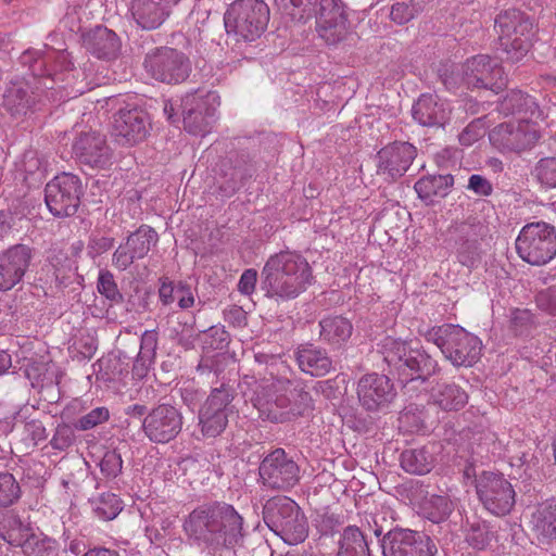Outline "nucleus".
I'll return each mask as SVG.
<instances>
[{
    "mask_svg": "<svg viewBox=\"0 0 556 556\" xmlns=\"http://www.w3.org/2000/svg\"><path fill=\"white\" fill-rule=\"evenodd\" d=\"M21 486L14 476L8 471H0V507H9L21 497Z\"/></svg>",
    "mask_w": 556,
    "mask_h": 556,
    "instance_id": "49530a36",
    "label": "nucleus"
},
{
    "mask_svg": "<svg viewBox=\"0 0 556 556\" xmlns=\"http://www.w3.org/2000/svg\"><path fill=\"white\" fill-rule=\"evenodd\" d=\"M97 517L102 520H113L123 509V503L113 493H103L91 502Z\"/></svg>",
    "mask_w": 556,
    "mask_h": 556,
    "instance_id": "79ce46f5",
    "label": "nucleus"
},
{
    "mask_svg": "<svg viewBox=\"0 0 556 556\" xmlns=\"http://www.w3.org/2000/svg\"><path fill=\"white\" fill-rule=\"evenodd\" d=\"M176 295L180 308H189L194 303V298L190 291V288L185 285H179V287L176 289Z\"/></svg>",
    "mask_w": 556,
    "mask_h": 556,
    "instance_id": "774afa93",
    "label": "nucleus"
},
{
    "mask_svg": "<svg viewBox=\"0 0 556 556\" xmlns=\"http://www.w3.org/2000/svg\"><path fill=\"white\" fill-rule=\"evenodd\" d=\"M467 188L481 197H488L493 192L492 184L485 177L478 174L469 177Z\"/></svg>",
    "mask_w": 556,
    "mask_h": 556,
    "instance_id": "680f3d73",
    "label": "nucleus"
},
{
    "mask_svg": "<svg viewBox=\"0 0 556 556\" xmlns=\"http://www.w3.org/2000/svg\"><path fill=\"white\" fill-rule=\"evenodd\" d=\"M81 194V181L71 173L55 176L45 188L46 204L55 217L74 215L78 210Z\"/></svg>",
    "mask_w": 556,
    "mask_h": 556,
    "instance_id": "f8f14e48",
    "label": "nucleus"
},
{
    "mask_svg": "<svg viewBox=\"0 0 556 556\" xmlns=\"http://www.w3.org/2000/svg\"><path fill=\"white\" fill-rule=\"evenodd\" d=\"M31 249L15 244L0 254V291H9L23 278L29 266Z\"/></svg>",
    "mask_w": 556,
    "mask_h": 556,
    "instance_id": "4be33fe9",
    "label": "nucleus"
},
{
    "mask_svg": "<svg viewBox=\"0 0 556 556\" xmlns=\"http://www.w3.org/2000/svg\"><path fill=\"white\" fill-rule=\"evenodd\" d=\"M415 8L405 2H396L392 5L390 17L399 25L409 22L416 15Z\"/></svg>",
    "mask_w": 556,
    "mask_h": 556,
    "instance_id": "bf43d9fd",
    "label": "nucleus"
},
{
    "mask_svg": "<svg viewBox=\"0 0 556 556\" xmlns=\"http://www.w3.org/2000/svg\"><path fill=\"white\" fill-rule=\"evenodd\" d=\"M431 399L443 410H458L468 402V394L454 382H438L432 388Z\"/></svg>",
    "mask_w": 556,
    "mask_h": 556,
    "instance_id": "7c9ffc66",
    "label": "nucleus"
},
{
    "mask_svg": "<svg viewBox=\"0 0 556 556\" xmlns=\"http://www.w3.org/2000/svg\"><path fill=\"white\" fill-rule=\"evenodd\" d=\"M217 503L201 505L194 508L184 522L186 534L199 543L213 549L214 532L216 531Z\"/></svg>",
    "mask_w": 556,
    "mask_h": 556,
    "instance_id": "b1692460",
    "label": "nucleus"
},
{
    "mask_svg": "<svg viewBox=\"0 0 556 556\" xmlns=\"http://www.w3.org/2000/svg\"><path fill=\"white\" fill-rule=\"evenodd\" d=\"M415 530L394 528L388 531L381 540L383 556H408V549L413 544H420L416 541Z\"/></svg>",
    "mask_w": 556,
    "mask_h": 556,
    "instance_id": "2f4dec72",
    "label": "nucleus"
},
{
    "mask_svg": "<svg viewBox=\"0 0 556 556\" xmlns=\"http://www.w3.org/2000/svg\"><path fill=\"white\" fill-rule=\"evenodd\" d=\"M84 46L88 52L98 59H115L121 49L116 34L104 26H97L84 38Z\"/></svg>",
    "mask_w": 556,
    "mask_h": 556,
    "instance_id": "cd10ccee",
    "label": "nucleus"
},
{
    "mask_svg": "<svg viewBox=\"0 0 556 556\" xmlns=\"http://www.w3.org/2000/svg\"><path fill=\"white\" fill-rule=\"evenodd\" d=\"M217 94L215 92H206L205 94L189 93L182 99V108H191L200 111L206 116L214 117L216 113Z\"/></svg>",
    "mask_w": 556,
    "mask_h": 556,
    "instance_id": "37998d69",
    "label": "nucleus"
},
{
    "mask_svg": "<svg viewBox=\"0 0 556 556\" xmlns=\"http://www.w3.org/2000/svg\"><path fill=\"white\" fill-rule=\"evenodd\" d=\"M263 520L285 543H302L308 534L306 517L290 497L274 496L263 506Z\"/></svg>",
    "mask_w": 556,
    "mask_h": 556,
    "instance_id": "20e7f679",
    "label": "nucleus"
},
{
    "mask_svg": "<svg viewBox=\"0 0 556 556\" xmlns=\"http://www.w3.org/2000/svg\"><path fill=\"white\" fill-rule=\"evenodd\" d=\"M383 361L393 369L402 382L428 380L435 374L438 363L413 341L387 337L381 343Z\"/></svg>",
    "mask_w": 556,
    "mask_h": 556,
    "instance_id": "f03ea898",
    "label": "nucleus"
},
{
    "mask_svg": "<svg viewBox=\"0 0 556 556\" xmlns=\"http://www.w3.org/2000/svg\"><path fill=\"white\" fill-rule=\"evenodd\" d=\"M24 440L29 441L33 445L47 439L46 427L38 419L26 420L23 425Z\"/></svg>",
    "mask_w": 556,
    "mask_h": 556,
    "instance_id": "13d9d810",
    "label": "nucleus"
},
{
    "mask_svg": "<svg viewBox=\"0 0 556 556\" xmlns=\"http://www.w3.org/2000/svg\"><path fill=\"white\" fill-rule=\"evenodd\" d=\"M395 395L394 386L386 375L368 374L363 376L357 383L358 401L369 412L387 407Z\"/></svg>",
    "mask_w": 556,
    "mask_h": 556,
    "instance_id": "aec40b11",
    "label": "nucleus"
},
{
    "mask_svg": "<svg viewBox=\"0 0 556 556\" xmlns=\"http://www.w3.org/2000/svg\"><path fill=\"white\" fill-rule=\"evenodd\" d=\"M425 338L435 344L444 357L456 367H470L480 358L481 340L458 325L444 324L432 327L426 332Z\"/></svg>",
    "mask_w": 556,
    "mask_h": 556,
    "instance_id": "7ed1b4c3",
    "label": "nucleus"
},
{
    "mask_svg": "<svg viewBox=\"0 0 556 556\" xmlns=\"http://www.w3.org/2000/svg\"><path fill=\"white\" fill-rule=\"evenodd\" d=\"M173 0H132L130 12L136 23L147 30L159 28L169 16Z\"/></svg>",
    "mask_w": 556,
    "mask_h": 556,
    "instance_id": "bb28decb",
    "label": "nucleus"
},
{
    "mask_svg": "<svg viewBox=\"0 0 556 556\" xmlns=\"http://www.w3.org/2000/svg\"><path fill=\"white\" fill-rule=\"evenodd\" d=\"M483 132L482 124L480 119H476L470 123L459 136V140L463 144H470L476 141Z\"/></svg>",
    "mask_w": 556,
    "mask_h": 556,
    "instance_id": "0e129e2a",
    "label": "nucleus"
},
{
    "mask_svg": "<svg viewBox=\"0 0 556 556\" xmlns=\"http://www.w3.org/2000/svg\"><path fill=\"white\" fill-rule=\"evenodd\" d=\"M337 556H370L365 532L355 526L344 528Z\"/></svg>",
    "mask_w": 556,
    "mask_h": 556,
    "instance_id": "f704fd0d",
    "label": "nucleus"
},
{
    "mask_svg": "<svg viewBox=\"0 0 556 556\" xmlns=\"http://www.w3.org/2000/svg\"><path fill=\"white\" fill-rule=\"evenodd\" d=\"M498 45L504 54L503 60L520 62L532 46L533 23L531 18L517 9L504 11L495 18Z\"/></svg>",
    "mask_w": 556,
    "mask_h": 556,
    "instance_id": "39448f33",
    "label": "nucleus"
},
{
    "mask_svg": "<svg viewBox=\"0 0 556 556\" xmlns=\"http://www.w3.org/2000/svg\"><path fill=\"white\" fill-rule=\"evenodd\" d=\"M73 153L79 163L100 169L105 168L112 157L105 136L97 131L81 132L73 143Z\"/></svg>",
    "mask_w": 556,
    "mask_h": 556,
    "instance_id": "412c9836",
    "label": "nucleus"
},
{
    "mask_svg": "<svg viewBox=\"0 0 556 556\" xmlns=\"http://www.w3.org/2000/svg\"><path fill=\"white\" fill-rule=\"evenodd\" d=\"M489 139L503 152H521L539 140V134L529 123H503L490 131Z\"/></svg>",
    "mask_w": 556,
    "mask_h": 556,
    "instance_id": "f3484780",
    "label": "nucleus"
},
{
    "mask_svg": "<svg viewBox=\"0 0 556 556\" xmlns=\"http://www.w3.org/2000/svg\"><path fill=\"white\" fill-rule=\"evenodd\" d=\"M533 177L545 189L556 188V156L540 159L532 170Z\"/></svg>",
    "mask_w": 556,
    "mask_h": 556,
    "instance_id": "c03bdc74",
    "label": "nucleus"
},
{
    "mask_svg": "<svg viewBox=\"0 0 556 556\" xmlns=\"http://www.w3.org/2000/svg\"><path fill=\"white\" fill-rule=\"evenodd\" d=\"M465 539L471 547L484 549L494 539V533L486 521L472 516L466 518Z\"/></svg>",
    "mask_w": 556,
    "mask_h": 556,
    "instance_id": "58836bf2",
    "label": "nucleus"
},
{
    "mask_svg": "<svg viewBox=\"0 0 556 556\" xmlns=\"http://www.w3.org/2000/svg\"><path fill=\"white\" fill-rule=\"evenodd\" d=\"M25 556H55L56 542L50 538L36 534L28 536L21 545Z\"/></svg>",
    "mask_w": 556,
    "mask_h": 556,
    "instance_id": "a18cd8bd",
    "label": "nucleus"
},
{
    "mask_svg": "<svg viewBox=\"0 0 556 556\" xmlns=\"http://www.w3.org/2000/svg\"><path fill=\"white\" fill-rule=\"evenodd\" d=\"M488 233V225L478 216L470 215L448 227L447 241L455 250L459 263L470 267L479 258L480 243Z\"/></svg>",
    "mask_w": 556,
    "mask_h": 556,
    "instance_id": "9d476101",
    "label": "nucleus"
},
{
    "mask_svg": "<svg viewBox=\"0 0 556 556\" xmlns=\"http://www.w3.org/2000/svg\"><path fill=\"white\" fill-rule=\"evenodd\" d=\"M148 114L139 108L121 109L114 116V131L126 143L142 141L149 131Z\"/></svg>",
    "mask_w": 556,
    "mask_h": 556,
    "instance_id": "393cba45",
    "label": "nucleus"
},
{
    "mask_svg": "<svg viewBox=\"0 0 556 556\" xmlns=\"http://www.w3.org/2000/svg\"><path fill=\"white\" fill-rule=\"evenodd\" d=\"M535 302L540 309L556 315V289L549 288L540 291L535 296Z\"/></svg>",
    "mask_w": 556,
    "mask_h": 556,
    "instance_id": "052dcab7",
    "label": "nucleus"
},
{
    "mask_svg": "<svg viewBox=\"0 0 556 556\" xmlns=\"http://www.w3.org/2000/svg\"><path fill=\"white\" fill-rule=\"evenodd\" d=\"M417 155L416 148L404 141H395L377 153V174L389 180L402 177Z\"/></svg>",
    "mask_w": 556,
    "mask_h": 556,
    "instance_id": "6ab92c4d",
    "label": "nucleus"
},
{
    "mask_svg": "<svg viewBox=\"0 0 556 556\" xmlns=\"http://www.w3.org/2000/svg\"><path fill=\"white\" fill-rule=\"evenodd\" d=\"M318 0H275L278 10L292 21H304L313 15Z\"/></svg>",
    "mask_w": 556,
    "mask_h": 556,
    "instance_id": "a19ab883",
    "label": "nucleus"
},
{
    "mask_svg": "<svg viewBox=\"0 0 556 556\" xmlns=\"http://www.w3.org/2000/svg\"><path fill=\"white\" fill-rule=\"evenodd\" d=\"M255 407L260 416L274 422L291 421L303 416L312 407V396L301 386L287 389L283 393L276 395L271 402L264 404L257 400Z\"/></svg>",
    "mask_w": 556,
    "mask_h": 556,
    "instance_id": "ddd939ff",
    "label": "nucleus"
},
{
    "mask_svg": "<svg viewBox=\"0 0 556 556\" xmlns=\"http://www.w3.org/2000/svg\"><path fill=\"white\" fill-rule=\"evenodd\" d=\"M463 80L468 88L488 89L498 93L507 85L503 67L489 55L479 54L463 65Z\"/></svg>",
    "mask_w": 556,
    "mask_h": 556,
    "instance_id": "2eb2a0df",
    "label": "nucleus"
},
{
    "mask_svg": "<svg viewBox=\"0 0 556 556\" xmlns=\"http://www.w3.org/2000/svg\"><path fill=\"white\" fill-rule=\"evenodd\" d=\"M476 491L484 508L495 516H506L515 506V490L501 473L483 471L476 479Z\"/></svg>",
    "mask_w": 556,
    "mask_h": 556,
    "instance_id": "9b49d317",
    "label": "nucleus"
},
{
    "mask_svg": "<svg viewBox=\"0 0 556 556\" xmlns=\"http://www.w3.org/2000/svg\"><path fill=\"white\" fill-rule=\"evenodd\" d=\"M416 541H419L420 544H413L408 549V556H435L437 545L429 535L417 531Z\"/></svg>",
    "mask_w": 556,
    "mask_h": 556,
    "instance_id": "4d7b16f0",
    "label": "nucleus"
},
{
    "mask_svg": "<svg viewBox=\"0 0 556 556\" xmlns=\"http://www.w3.org/2000/svg\"><path fill=\"white\" fill-rule=\"evenodd\" d=\"M122 455L116 450L108 451L104 453L100 462V469L105 477H117L122 471Z\"/></svg>",
    "mask_w": 556,
    "mask_h": 556,
    "instance_id": "5fc2aeb1",
    "label": "nucleus"
},
{
    "mask_svg": "<svg viewBox=\"0 0 556 556\" xmlns=\"http://www.w3.org/2000/svg\"><path fill=\"white\" fill-rule=\"evenodd\" d=\"M182 114L185 129L192 135L206 132L214 121V117L206 116L200 111H195L191 108H182Z\"/></svg>",
    "mask_w": 556,
    "mask_h": 556,
    "instance_id": "09e8293b",
    "label": "nucleus"
},
{
    "mask_svg": "<svg viewBox=\"0 0 556 556\" xmlns=\"http://www.w3.org/2000/svg\"><path fill=\"white\" fill-rule=\"evenodd\" d=\"M401 467L412 475H426L434 465V456L427 447L406 448L400 456Z\"/></svg>",
    "mask_w": 556,
    "mask_h": 556,
    "instance_id": "c9c22d12",
    "label": "nucleus"
},
{
    "mask_svg": "<svg viewBox=\"0 0 556 556\" xmlns=\"http://www.w3.org/2000/svg\"><path fill=\"white\" fill-rule=\"evenodd\" d=\"M257 282V271L253 268L245 269L238 282V290L244 295H251Z\"/></svg>",
    "mask_w": 556,
    "mask_h": 556,
    "instance_id": "e2e57ef3",
    "label": "nucleus"
},
{
    "mask_svg": "<svg viewBox=\"0 0 556 556\" xmlns=\"http://www.w3.org/2000/svg\"><path fill=\"white\" fill-rule=\"evenodd\" d=\"M143 65L152 78L168 85L185 81L191 73L188 55L170 47H160L148 52Z\"/></svg>",
    "mask_w": 556,
    "mask_h": 556,
    "instance_id": "1a4fd4ad",
    "label": "nucleus"
},
{
    "mask_svg": "<svg viewBox=\"0 0 556 556\" xmlns=\"http://www.w3.org/2000/svg\"><path fill=\"white\" fill-rule=\"evenodd\" d=\"M156 346V336L152 331H146L141 338L140 351L134 364V370H138L141 366L146 367V362H150Z\"/></svg>",
    "mask_w": 556,
    "mask_h": 556,
    "instance_id": "603ef678",
    "label": "nucleus"
},
{
    "mask_svg": "<svg viewBox=\"0 0 556 556\" xmlns=\"http://www.w3.org/2000/svg\"><path fill=\"white\" fill-rule=\"evenodd\" d=\"M309 264L302 255L281 251L271 255L261 271V289L267 298L291 300L312 283Z\"/></svg>",
    "mask_w": 556,
    "mask_h": 556,
    "instance_id": "f257e3e1",
    "label": "nucleus"
},
{
    "mask_svg": "<svg viewBox=\"0 0 556 556\" xmlns=\"http://www.w3.org/2000/svg\"><path fill=\"white\" fill-rule=\"evenodd\" d=\"M216 531L214 532L213 549L232 547L242 540L243 519L228 504L217 503Z\"/></svg>",
    "mask_w": 556,
    "mask_h": 556,
    "instance_id": "5701e85b",
    "label": "nucleus"
},
{
    "mask_svg": "<svg viewBox=\"0 0 556 556\" xmlns=\"http://www.w3.org/2000/svg\"><path fill=\"white\" fill-rule=\"evenodd\" d=\"M454 185L452 175H428L415 184V191L418 197L427 203H432L435 197H446Z\"/></svg>",
    "mask_w": 556,
    "mask_h": 556,
    "instance_id": "473e14b6",
    "label": "nucleus"
},
{
    "mask_svg": "<svg viewBox=\"0 0 556 556\" xmlns=\"http://www.w3.org/2000/svg\"><path fill=\"white\" fill-rule=\"evenodd\" d=\"M114 245V239L110 237H92L89 240L88 249L90 252H93L96 255H100L110 249H112Z\"/></svg>",
    "mask_w": 556,
    "mask_h": 556,
    "instance_id": "69168bd1",
    "label": "nucleus"
},
{
    "mask_svg": "<svg viewBox=\"0 0 556 556\" xmlns=\"http://www.w3.org/2000/svg\"><path fill=\"white\" fill-rule=\"evenodd\" d=\"M414 119L426 127H441L450 119L451 106L435 94H421L413 104Z\"/></svg>",
    "mask_w": 556,
    "mask_h": 556,
    "instance_id": "a878e982",
    "label": "nucleus"
},
{
    "mask_svg": "<svg viewBox=\"0 0 556 556\" xmlns=\"http://www.w3.org/2000/svg\"><path fill=\"white\" fill-rule=\"evenodd\" d=\"M235 396V387L229 381L212 389L199 410V426L203 437L216 438L225 431L228 418L233 413L231 402Z\"/></svg>",
    "mask_w": 556,
    "mask_h": 556,
    "instance_id": "6e6552de",
    "label": "nucleus"
},
{
    "mask_svg": "<svg viewBox=\"0 0 556 556\" xmlns=\"http://www.w3.org/2000/svg\"><path fill=\"white\" fill-rule=\"evenodd\" d=\"M503 108L513 114L528 112L533 114V111L536 109V103L529 94L520 90H511L504 98Z\"/></svg>",
    "mask_w": 556,
    "mask_h": 556,
    "instance_id": "de8ad7c7",
    "label": "nucleus"
},
{
    "mask_svg": "<svg viewBox=\"0 0 556 556\" xmlns=\"http://www.w3.org/2000/svg\"><path fill=\"white\" fill-rule=\"evenodd\" d=\"M258 473L262 484L270 490L288 491L300 481V467L282 448L262 460Z\"/></svg>",
    "mask_w": 556,
    "mask_h": 556,
    "instance_id": "4468645a",
    "label": "nucleus"
},
{
    "mask_svg": "<svg viewBox=\"0 0 556 556\" xmlns=\"http://www.w3.org/2000/svg\"><path fill=\"white\" fill-rule=\"evenodd\" d=\"M320 339L328 344H341L352 334L353 326L351 321L342 316H330L319 321Z\"/></svg>",
    "mask_w": 556,
    "mask_h": 556,
    "instance_id": "e433bc0d",
    "label": "nucleus"
},
{
    "mask_svg": "<svg viewBox=\"0 0 556 556\" xmlns=\"http://www.w3.org/2000/svg\"><path fill=\"white\" fill-rule=\"evenodd\" d=\"M532 530L539 545L556 542V505H541L532 516Z\"/></svg>",
    "mask_w": 556,
    "mask_h": 556,
    "instance_id": "c756f323",
    "label": "nucleus"
},
{
    "mask_svg": "<svg viewBox=\"0 0 556 556\" xmlns=\"http://www.w3.org/2000/svg\"><path fill=\"white\" fill-rule=\"evenodd\" d=\"M420 509L427 519L440 523L450 516L453 504L446 496L432 494L424 498Z\"/></svg>",
    "mask_w": 556,
    "mask_h": 556,
    "instance_id": "ea45409f",
    "label": "nucleus"
},
{
    "mask_svg": "<svg viewBox=\"0 0 556 556\" xmlns=\"http://www.w3.org/2000/svg\"><path fill=\"white\" fill-rule=\"evenodd\" d=\"M157 241L159 235L154 228L141 225L127 237L125 243L119 244L115 250L112 257L113 265L121 271L126 270L136 260L146 257Z\"/></svg>",
    "mask_w": 556,
    "mask_h": 556,
    "instance_id": "a211bd4d",
    "label": "nucleus"
},
{
    "mask_svg": "<svg viewBox=\"0 0 556 556\" xmlns=\"http://www.w3.org/2000/svg\"><path fill=\"white\" fill-rule=\"evenodd\" d=\"M76 440L73 428L66 424L56 427L55 432L50 441L52 448L64 451L72 446Z\"/></svg>",
    "mask_w": 556,
    "mask_h": 556,
    "instance_id": "6e6d98bb",
    "label": "nucleus"
},
{
    "mask_svg": "<svg viewBox=\"0 0 556 556\" xmlns=\"http://www.w3.org/2000/svg\"><path fill=\"white\" fill-rule=\"evenodd\" d=\"M268 22L269 9L262 0H236L224 15L227 34H233L244 41L260 38Z\"/></svg>",
    "mask_w": 556,
    "mask_h": 556,
    "instance_id": "423d86ee",
    "label": "nucleus"
},
{
    "mask_svg": "<svg viewBox=\"0 0 556 556\" xmlns=\"http://www.w3.org/2000/svg\"><path fill=\"white\" fill-rule=\"evenodd\" d=\"M300 369L313 377L326 376L332 369V361L327 352L313 344H302L295 351Z\"/></svg>",
    "mask_w": 556,
    "mask_h": 556,
    "instance_id": "c85d7f7f",
    "label": "nucleus"
},
{
    "mask_svg": "<svg viewBox=\"0 0 556 556\" xmlns=\"http://www.w3.org/2000/svg\"><path fill=\"white\" fill-rule=\"evenodd\" d=\"M516 250L533 266L547 264L556 256V228L544 222L523 226L516 239Z\"/></svg>",
    "mask_w": 556,
    "mask_h": 556,
    "instance_id": "0eeeda50",
    "label": "nucleus"
},
{
    "mask_svg": "<svg viewBox=\"0 0 556 556\" xmlns=\"http://www.w3.org/2000/svg\"><path fill=\"white\" fill-rule=\"evenodd\" d=\"M182 419L181 413L175 406L160 404L146 415L142 430L151 442L165 444L180 433Z\"/></svg>",
    "mask_w": 556,
    "mask_h": 556,
    "instance_id": "dca6fc26",
    "label": "nucleus"
},
{
    "mask_svg": "<svg viewBox=\"0 0 556 556\" xmlns=\"http://www.w3.org/2000/svg\"><path fill=\"white\" fill-rule=\"evenodd\" d=\"M208 333L212 339V342L210 343L212 348L222 350L228 345L229 333L225 330V328L211 327L208 329Z\"/></svg>",
    "mask_w": 556,
    "mask_h": 556,
    "instance_id": "338daca9",
    "label": "nucleus"
},
{
    "mask_svg": "<svg viewBox=\"0 0 556 556\" xmlns=\"http://www.w3.org/2000/svg\"><path fill=\"white\" fill-rule=\"evenodd\" d=\"M313 14H317L315 11ZM344 10L340 0H320L318 11V24L323 29V37L329 40V28L344 26Z\"/></svg>",
    "mask_w": 556,
    "mask_h": 556,
    "instance_id": "4c0bfd02",
    "label": "nucleus"
},
{
    "mask_svg": "<svg viewBox=\"0 0 556 556\" xmlns=\"http://www.w3.org/2000/svg\"><path fill=\"white\" fill-rule=\"evenodd\" d=\"M109 417L110 413L106 407H97L88 414L81 416L75 424V427L81 431L90 430L98 425L105 422Z\"/></svg>",
    "mask_w": 556,
    "mask_h": 556,
    "instance_id": "864d4df0",
    "label": "nucleus"
},
{
    "mask_svg": "<svg viewBox=\"0 0 556 556\" xmlns=\"http://www.w3.org/2000/svg\"><path fill=\"white\" fill-rule=\"evenodd\" d=\"M36 104V98L28 90L12 86L8 88L3 94L2 108L12 117L25 116L31 112Z\"/></svg>",
    "mask_w": 556,
    "mask_h": 556,
    "instance_id": "72a5a7b5",
    "label": "nucleus"
},
{
    "mask_svg": "<svg viewBox=\"0 0 556 556\" xmlns=\"http://www.w3.org/2000/svg\"><path fill=\"white\" fill-rule=\"evenodd\" d=\"M534 326L533 314L529 309L516 308L510 315V328L517 336L528 334Z\"/></svg>",
    "mask_w": 556,
    "mask_h": 556,
    "instance_id": "3c124183",
    "label": "nucleus"
},
{
    "mask_svg": "<svg viewBox=\"0 0 556 556\" xmlns=\"http://www.w3.org/2000/svg\"><path fill=\"white\" fill-rule=\"evenodd\" d=\"M97 289L100 294L115 304H119L124 301V296L117 288L114 276L109 270H100Z\"/></svg>",
    "mask_w": 556,
    "mask_h": 556,
    "instance_id": "8fccbe9b",
    "label": "nucleus"
}]
</instances>
